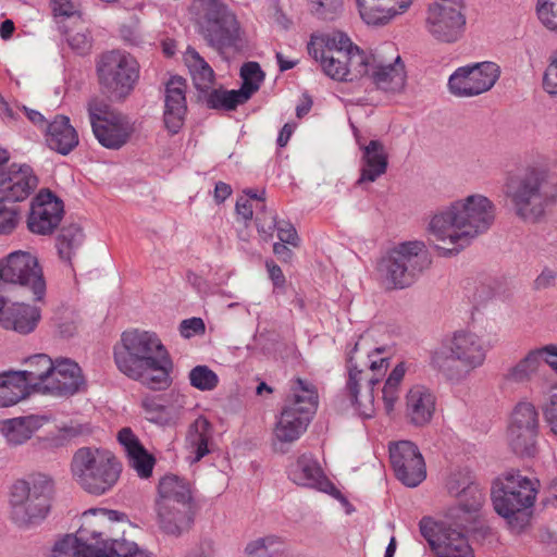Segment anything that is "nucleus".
Wrapping results in <instances>:
<instances>
[{
    "instance_id": "c756f323",
    "label": "nucleus",
    "mask_w": 557,
    "mask_h": 557,
    "mask_svg": "<svg viewBox=\"0 0 557 557\" xmlns=\"http://www.w3.org/2000/svg\"><path fill=\"white\" fill-rule=\"evenodd\" d=\"M436 410V396L425 385L416 384L409 388L405 397V414L414 426L429 424Z\"/></svg>"
},
{
    "instance_id": "ddd939ff",
    "label": "nucleus",
    "mask_w": 557,
    "mask_h": 557,
    "mask_svg": "<svg viewBox=\"0 0 557 557\" xmlns=\"http://www.w3.org/2000/svg\"><path fill=\"white\" fill-rule=\"evenodd\" d=\"M357 349L356 343L352 350L348 352L346 388L356 412L362 418H371L375 411L374 386L380 382V376L384 375L388 361L386 358L373 359L369 356L368 361L359 363L354 357Z\"/></svg>"
},
{
    "instance_id": "6e6d98bb",
    "label": "nucleus",
    "mask_w": 557,
    "mask_h": 557,
    "mask_svg": "<svg viewBox=\"0 0 557 557\" xmlns=\"http://www.w3.org/2000/svg\"><path fill=\"white\" fill-rule=\"evenodd\" d=\"M544 419L557 436V388L552 391L542 406Z\"/></svg>"
},
{
    "instance_id": "8fccbe9b",
    "label": "nucleus",
    "mask_w": 557,
    "mask_h": 557,
    "mask_svg": "<svg viewBox=\"0 0 557 557\" xmlns=\"http://www.w3.org/2000/svg\"><path fill=\"white\" fill-rule=\"evenodd\" d=\"M188 379L190 385L201 392L213 391L219 384L218 374L205 364L193 368Z\"/></svg>"
},
{
    "instance_id": "58836bf2",
    "label": "nucleus",
    "mask_w": 557,
    "mask_h": 557,
    "mask_svg": "<svg viewBox=\"0 0 557 557\" xmlns=\"http://www.w3.org/2000/svg\"><path fill=\"white\" fill-rule=\"evenodd\" d=\"M184 61L190 73L195 87L201 92H208L214 84L215 74L210 64L194 48H187Z\"/></svg>"
},
{
    "instance_id": "9d476101",
    "label": "nucleus",
    "mask_w": 557,
    "mask_h": 557,
    "mask_svg": "<svg viewBox=\"0 0 557 557\" xmlns=\"http://www.w3.org/2000/svg\"><path fill=\"white\" fill-rule=\"evenodd\" d=\"M506 194L517 215L525 221H537L552 198L549 175L544 169L527 168L507 182Z\"/></svg>"
},
{
    "instance_id": "a878e982",
    "label": "nucleus",
    "mask_w": 557,
    "mask_h": 557,
    "mask_svg": "<svg viewBox=\"0 0 557 557\" xmlns=\"http://www.w3.org/2000/svg\"><path fill=\"white\" fill-rule=\"evenodd\" d=\"M287 473L289 480L299 486L314 488L330 495L339 494L312 454L305 453L298 456L289 465Z\"/></svg>"
},
{
    "instance_id": "4c0bfd02",
    "label": "nucleus",
    "mask_w": 557,
    "mask_h": 557,
    "mask_svg": "<svg viewBox=\"0 0 557 557\" xmlns=\"http://www.w3.org/2000/svg\"><path fill=\"white\" fill-rule=\"evenodd\" d=\"M45 419L39 416H26L8 419L1 422V432L8 443L21 445L42 426Z\"/></svg>"
},
{
    "instance_id": "0eeeda50",
    "label": "nucleus",
    "mask_w": 557,
    "mask_h": 557,
    "mask_svg": "<svg viewBox=\"0 0 557 557\" xmlns=\"http://www.w3.org/2000/svg\"><path fill=\"white\" fill-rule=\"evenodd\" d=\"M318 404V391L311 382L302 379L290 382L287 398L273 430L274 445H280V450L285 451L284 445L298 441L306 432Z\"/></svg>"
},
{
    "instance_id": "c03bdc74",
    "label": "nucleus",
    "mask_w": 557,
    "mask_h": 557,
    "mask_svg": "<svg viewBox=\"0 0 557 557\" xmlns=\"http://www.w3.org/2000/svg\"><path fill=\"white\" fill-rule=\"evenodd\" d=\"M84 242L83 230L72 224L62 228L57 239V248L61 259L71 262L73 255Z\"/></svg>"
},
{
    "instance_id": "7c9ffc66",
    "label": "nucleus",
    "mask_w": 557,
    "mask_h": 557,
    "mask_svg": "<svg viewBox=\"0 0 557 557\" xmlns=\"http://www.w3.org/2000/svg\"><path fill=\"white\" fill-rule=\"evenodd\" d=\"M357 144L362 151L360 159V177L358 185L363 183H373L386 172L388 164V154L385 146L380 140H370L364 144L356 135Z\"/></svg>"
},
{
    "instance_id": "79ce46f5",
    "label": "nucleus",
    "mask_w": 557,
    "mask_h": 557,
    "mask_svg": "<svg viewBox=\"0 0 557 557\" xmlns=\"http://www.w3.org/2000/svg\"><path fill=\"white\" fill-rule=\"evenodd\" d=\"M257 227L260 234L265 238L271 237L273 231L276 230L278 239L284 243L297 247L299 245V237L296 228L288 221H276L275 216H271L267 222H262L257 218Z\"/></svg>"
},
{
    "instance_id": "338daca9",
    "label": "nucleus",
    "mask_w": 557,
    "mask_h": 557,
    "mask_svg": "<svg viewBox=\"0 0 557 557\" xmlns=\"http://www.w3.org/2000/svg\"><path fill=\"white\" fill-rule=\"evenodd\" d=\"M232 193L231 186L226 183L219 182L215 184L214 198L216 202H223Z\"/></svg>"
},
{
    "instance_id": "2f4dec72",
    "label": "nucleus",
    "mask_w": 557,
    "mask_h": 557,
    "mask_svg": "<svg viewBox=\"0 0 557 557\" xmlns=\"http://www.w3.org/2000/svg\"><path fill=\"white\" fill-rule=\"evenodd\" d=\"M54 360L46 354L34 355L26 359V369L22 371H12L22 382L23 391L28 396L30 392L41 394L44 385L51 370H53Z\"/></svg>"
},
{
    "instance_id": "412c9836",
    "label": "nucleus",
    "mask_w": 557,
    "mask_h": 557,
    "mask_svg": "<svg viewBox=\"0 0 557 557\" xmlns=\"http://www.w3.org/2000/svg\"><path fill=\"white\" fill-rule=\"evenodd\" d=\"M389 458L396 478L408 487L418 486L426 476L424 459L416 444L400 441L389 447Z\"/></svg>"
},
{
    "instance_id": "a211bd4d",
    "label": "nucleus",
    "mask_w": 557,
    "mask_h": 557,
    "mask_svg": "<svg viewBox=\"0 0 557 557\" xmlns=\"http://www.w3.org/2000/svg\"><path fill=\"white\" fill-rule=\"evenodd\" d=\"M500 76V67L491 61L471 63L456 69L448 78L451 95L471 98L491 90Z\"/></svg>"
},
{
    "instance_id": "13d9d810",
    "label": "nucleus",
    "mask_w": 557,
    "mask_h": 557,
    "mask_svg": "<svg viewBox=\"0 0 557 557\" xmlns=\"http://www.w3.org/2000/svg\"><path fill=\"white\" fill-rule=\"evenodd\" d=\"M205 332V323L200 318L183 320L180 324V333L184 338H190Z\"/></svg>"
},
{
    "instance_id": "2eb2a0df",
    "label": "nucleus",
    "mask_w": 557,
    "mask_h": 557,
    "mask_svg": "<svg viewBox=\"0 0 557 557\" xmlns=\"http://www.w3.org/2000/svg\"><path fill=\"white\" fill-rule=\"evenodd\" d=\"M97 74L101 88L110 98L124 100L134 90L139 78V65L129 53L112 50L98 60Z\"/></svg>"
},
{
    "instance_id": "f03ea898",
    "label": "nucleus",
    "mask_w": 557,
    "mask_h": 557,
    "mask_svg": "<svg viewBox=\"0 0 557 557\" xmlns=\"http://www.w3.org/2000/svg\"><path fill=\"white\" fill-rule=\"evenodd\" d=\"M495 220V206L484 195L473 194L432 211L426 218L429 238L450 245L445 256L459 252L474 238L486 233Z\"/></svg>"
},
{
    "instance_id": "052dcab7",
    "label": "nucleus",
    "mask_w": 557,
    "mask_h": 557,
    "mask_svg": "<svg viewBox=\"0 0 557 557\" xmlns=\"http://www.w3.org/2000/svg\"><path fill=\"white\" fill-rule=\"evenodd\" d=\"M57 16H74L78 13L77 0H51Z\"/></svg>"
},
{
    "instance_id": "680f3d73",
    "label": "nucleus",
    "mask_w": 557,
    "mask_h": 557,
    "mask_svg": "<svg viewBox=\"0 0 557 557\" xmlns=\"http://www.w3.org/2000/svg\"><path fill=\"white\" fill-rule=\"evenodd\" d=\"M535 349L540 356V363L544 361L557 374V345L549 344Z\"/></svg>"
},
{
    "instance_id": "bf43d9fd",
    "label": "nucleus",
    "mask_w": 557,
    "mask_h": 557,
    "mask_svg": "<svg viewBox=\"0 0 557 557\" xmlns=\"http://www.w3.org/2000/svg\"><path fill=\"white\" fill-rule=\"evenodd\" d=\"M543 88L549 95H557V62L550 59L544 73Z\"/></svg>"
},
{
    "instance_id": "de8ad7c7",
    "label": "nucleus",
    "mask_w": 557,
    "mask_h": 557,
    "mask_svg": "<svg viewBox=\"0 0 557 557\" xmlns=\"http://www.w3.org/2000/svg\"><path fill=\"white\" fill-rule=\"evenodd\" d=\"M207 97L208 106L212 109L234 110L238 106L244 104L249 99L239 89L224 90L210 89Z\"/></svg>"
},
{
    "instance_id": "774afa93",
    "label": "nucleus",
    "mask_w": 557,
    "mask_h": 557,
    "mask_svg": "<svg viewBox=\"0 0 557 557\" xmlns=\"http://www.w3.org/2000/svg\"><path fill=\"white\" fill-rule=\"evenodd\" d=\"M273 252L278 257V259L285 262L289 261L293 257V251L285 246L284 243H275L273 245Z\"/></svg>"
},
{
    "instance_id": "a19ab883",
    "label": "nucleus",
    "mask_w": 557,
    "mask_h": 557,
    "mask_svg": "<svg viewBox=\"0 0 557 557\" xmlns=\"http://www.w3.org/2000/svg\"><path fill=\"white\" fill-rule=\"evenodd\" d=\"M540 356L536 349L530 350L517 363L507 368L503 374L506 384H523L529 382L539 371Z\"/></svg>"
},
{
    "instance_id": "f8f14e48",
    "label": "nucleus",
    "mask_w": 557,
    "mask_h": 557,
    "mask_svg": "<svg viewBox=\"0 0 557 557\" xmlns=\"http://www.w3.org/2000/svg\"><path fill=\"white\" fill-rule=\"evenodd\" d=\"M53 483L45 474L16 481L11 488L12 518L18 524L36 523L50 510Z\"/></svg>"
},
{
    "instance_id": "1a4fd4ad",
    "label": "nucleus",
    "mask_w": 557,
    "mask_h": 557,
    "mask_svg": "<svg viewBox=\"0 0 557 557\" xmlns=\"http://www.w3.org/2000/svg\"><path fill=\"white\" fill-rule=\"evenodd\" d=\"M71 471L73 479L84 491L99 496L116 484L122 466L109 450L83 447L74 454Z\"/></svg>"
},
{
    "instance_id": "bb28decb",
    "label": "nucleus",
    "mask_w": 557,
    "mask_h": 557,
    "mask_svg": "<svg viewBox=\"0 0 557 557\" xmlns=\"http://www.w3.org/2000/svg\"><path fill=\"white\" fill-rule=\"evenodd\" d=\"M186 113V83L182 77H172L164 91L163 122L169 133L174 135L180 132Z\"/></svg>"
},
{
    "instance_id": "37998d69",
    "label": "nucleus",
    "mask_w": 557,
    "mask_h": 557,
    "mask_svg": "<svg viewBox=\"0 0 557 557\" xmlns=\"http://www.w3.org/2000/svg\"><path fill=\"white\" fill-rule=\"evenodd\" d=\"M18 382L22 380L12 371L0 372V408L13 406L27 397Z\"/></svg>"
},
{
    "instance_id": "39448f33",
    "label": "nucleus",
    "mask_w": 557,
    "mask_h": 557,
    "mask_svg": "<svg viewBox=\"0 0 557 557\" xmlns=\"http://www.w3.org/2000/svg\"><path fill=\"white\" fill-rule=\"evenodd\" d=\"M496 342V335L457 330L432 351L431 364L449 382L461 383L484 366Z\"/></svg>"
},
{
    "instance_id": "49530a36",
    "label": "nucleus",
    "mask_w": 557,
    "mask_h": 557,
    "mask_svg": "<svg viewBox=\"0 0 557 557\" xmlns=\"http://www.w3.org/2000/svg\"><path fill=\"white\" fill-rule=\"evenodd\" d=\"M406 374L405 363H398L389 373L382 388V398L384 408L387 413H391L395 409V405L398 400L399 386Z\"/></svg>"
},
{
    "instance_id": "9b49d317",
    "label": "nucleus",
    "mask_w": 557,
    "mask_h": 557,
    "mask_svg": "<svg viewBox=\"0 0 557 557\" xmlns=\"http://www.w3.org/2000/svg\"><path fill=\"white\" fill-rule=\"evenodd\" d=\"M193 8L198 17L200 33L219 53L237 49L242 42V28L236 14L223 0H195Z\"/></svg>"
},
{
    "instance_id": "393cba45",
    "label": "nucleus",
    "mask_w": 557,
    "mask_h": 557,
    "mask_svg": "<svg viewBox=\"0 0 557 557\" xmlns=\"http://www.w3.org/2000/svg\"><path fill=\"white\" fill-rule=\"evenodd\" d=\"M38 180L27 164H11L0 172V200L11 205L24 201L37 187Z\"/></svg>"
},
{
    "instance_id": "e433bc0d",
    "label": "nucleus",
    "mask_w": 557,
    "mask_h": 557,
    "mask_svg": "<svg viewBox=\"0 0 557 557\" xmlns=\"http://www.w3.org/2000/svg\"><path fill=\"white\" fill-rule=\"evenodd\" d=\"M46 140L52 150L67 154L78 145V135L70 119L59 115L48 125Z\"/></svg>"
},
{
    "instance_id": "f3484780",
    "label": "nucleus",
    "mask_w": 557,
    "mask_h": 557,
    "mask_svg": "<svg viewBox=\"0 0 557 557\" xmlns=\"http://www.w3.org/2000/svg\"><path fill=\"white\" fill-rule=\"evenodd\" d=\"M367 59L368 69L364 77H368L379 90L391 95H398L405 90L407 72L393 42H385L367 52Z\"/></svg>"
},
{
    "instance_id": "4468645a",
    "label": "nucleus",
    "mask_w": 557,
    "mask_h": 557,
    "mask_svg": "<svg viewBox=\"0 0 557 557\" xmlns=\"http://www.w3.org/2000/svg\"><path fill=\"white\" fill-rule=\"evenodd\" d=\"M18 287L32 290L36 300L46 293V282L35 256L27 251H14L0 262V295L15 296Z\"/></svg>"
},
{
    "instance_id": "f704fd0d",
    "label": "nucleus",
    "mask_w": 557,
    "mask_h": 557,
    "mask_svg": "<svg viewBox=\"0 0 557 557\" xmlns=\"http://www.w3.org/2000/svg\"><path fill=\"white\" fill-rule=\"evenodd\" d=\"M213 446V426L203 417H198L188 428L186 447L190 463L198 462L208 455Z\"/></svg>"
},
{
    "instance_id": "ea45409f",
    "label": "nucleus",
    "mask_w": 557,
    "mask_h": 557,
    "mask_svg": "<svg viewBox=\"0 0 557 557\" xmlns=\"http://www.w3.org/2000/svg\"><path fill=\"white\" fill-rule=\"evenodd\" d=\"M141 407L146 419L161 426L175 425L181 419V409L165 405L159 396L145 397Z\"/></svg>"
},
{
    "instance_id": "5fc2aeb1",
    "label": "nucleus",
    "mask_w": 557,
    "mask_h": 557,
    "mask_svg": "<svg viewBox=\"0 0 557 557\" xmlns=\"http://www.w3.org/2000/svg\"><path fill=\"white\" fill-rule=\"evenodd\" d=\"M536 12L547 29L557 32V0H537Z\"/></svg>"
},
{
    "instance_id": "c85d7f7f",
    "label": "nucleus",
    "mask_w": 557,
    "mask_h": 557,
    "mask_svg": "<svg viewBox=\"0 0 557 557\" xmlns=\"http://www.w3.org/2000/svg\"><path fill=\"white\" fill-rule=\"evenodd\" d=\"M413 0H357L360 17L370 26H384L405 14Z\"/></svg>"
},
{
    "instance_id": "864d4df0",
    "label": "nucleus",
    "mask_w": 557,
    "mask_h": 557,
    "mask_svg": "<svg viewBox=\"0 0 557 557\" xmlns=\"http://www.w3.org/2000/svg\"><path fill=\"white\" fill-rule=\"evenodd\" d=\"M281 542L275 536L256 540L246 547L248 557H275L278 554Z\"/></svg>"
},
{
    "instance_id": "dca6fc26",
    "label": "nucleus",
    "mask_w": 557,
    "mask_h": 557,
    "mask_svg": "<svg viewBox=\"0 0 557 557\" xmlns=\"http://www.w3.org/2000/svg\"><path fill=\"white\" fill-rule=\"evenodd\" d=\"M87 112L92 133L104 148H122L134 133V125L122 112L107 101L92 98L87 103Z\"/></svg>"
},
{
    "instance_id": "69168bd1",
    "label": "nucleus",
    "mask_w": 557,
    "mask_h": 557,
    "mask_svg": "<svg viewBox=\"0 0 557 557\" xmlns=\"http://www.w3.org/2000/svg\"><path fill=\"white\" fill-rule=\"evenodd\" d=\"M556 278V274L553 270L545 269L542 271V273L536 277L535 280V286L536 288H547L550 286Z\"/></svg>"
},
{
    "instance_id": "b1692460",
    "label": "nucleus",
    "mask_w": 557,
    "mask_h": 557,
    "mask_svg": "<svg viewBox=\"0 0 557 557\" xmlns=\"http://www.w3.org/2000/svg\"><path fill=\"white\" fill-rule=\"evenodd\" d=\"M53 363V370L44 385L42 395L69 397L85 387V377L77 362L69 358H57Z\"/></svg>"
},
{
    "instance_id": "4d7b16f0",
    "label": "nucleus",
    "mask_w": 557,
    "mask_h": 557,
    "mask_svg": "<svg viewBox=\"0 0 557 557\" xmlns=\"http://www.w3.org/2000/svg\"><path fill=\"white\" fill-rule=\"evenodd\" d=\"M67 42L73 50L81 54L89 51L91 47V38L87 29L67 35Z\"/></svg>"
},
{
    "instance_id": "20e7f679",
    "label": "nucleus",
    "mask_w": 557,
    "mask_h": 557,
    "mask_svg": "<svg viewBox=\"0 0 557 557\" xmlns=\"http://www.w3.org/2000/svg\"><path fill=\"white\" fill-rule=\"evenodd\" d=\"M76 533L55 541L52 557H127L135 543L109 539L119 525H127L128 517L121 511L92 508L82 515Z\"/></svg>"
},
{
    "instance_id": "4be33fe9",
    "label": "nucleus",
    "mask_w": 557,
    "mask_h": 557,
    "mask_svg": "<svg viewBox=\"0 0 557 557\" xmlns=\"http://www.w3.org/2000/svg\"><path fill=\"white\" fill-rule=\"evenodd\" d=\"M315 60L320 61L325 75L339 82L358 81L367 74V53L347 54L335 51V54H319V50L309 47Z\"/></svg>"
},
{
    "instance_id": "a18cd8bd",
    "label": "nucleus",
    "mask_w": 557,
    "mask_h": 557,
    "mask_svg": "<svg viewBox=\"0 0 557 557\" xmlns=\"http://www.w3.org/2000/svg\"><path fill=\"white\" fill-rule=\"evenodd\" d=\"M323 45L319 50V54H335V51H342L347 54L352 53H367L355 45L347 34L341 30H334L321 37Z\"/></svg>"
},
{
    "instance_id": "6e6552de",
    "label": "nucleus",
    "mask_w": 557,
    "mask_h": 557,
    "mask_svg": "<svg viewBox=\"0 0 557 557\" xmlns=\"http://www.w3.org/2000/svg\"><path fill=\"white\" fill-rule=\"evenodd\" d=\"M431 264L428 248L422 240L396 245L377 262V274L388 289H403L412 285Z\"/></svg>"
},
{
    "instance_id": "72a5a7b5",
    "label": "nucleus",
    "mask_w": 557,
    "mask_h": 557,
    "mask_svg": "<svg viewBox=\"0 0 557 557\" xmlns=\"http://www.w3.org/2000/svg\"><path fill=\"white\" fill-rule=\"evenodd\" d=\"M193 505H170L156 507L160 530L172 536H180L188 531L194 522Z\"/></svg>"
},
{
    "instance_id": "0e129e2a",
    "label": "nucleus",
    "mask_w": 557,
    "mask_h": 557,
    "mask_svg": "<svg viewBox=\"0 0 557 557\" xmlns=\"http://www.w3.org/2000/svg\"><path fill=\"white\" fill-rule=\"evenodd\" d=\"M265 267L268 269V273L270 278L273 281L274 285L281 286L284 284L285 278L281 268L275 264L273 261H267Z\"/></svg>"
},
{
    "instance_id": "f257e3e1",
    "label": "nucleus",
    "mask_w": 557,
    "mask_h": 557,
    "mask_svg": "<svg viewBox=\"0 0 557 557\" xmlns=\"http://www.w3.org/2000/svg\"><path fill=\"white\" fill-rule=\"evenodd\" d=\"M447 490L458 498V506L449 508L443 521L423 518L419 523L421 535L438 557H474L463 528L481 508L483 492L467 470L453 473Z\"/></svg>"
},
{
    "instance_id": "6ab92c4d",
    "label": "nucleus",
    "mask_w": 557,
    "mask_h": 557,
    "mask_svg": "<svg viewBox=\"0 0 557 557\" xmlns=\"http://www.w3.org/2000/svg\"><path fill=\"white\" fill-rule=\"evenodd\" d=\"M466 24L461 2H434L428 9L426 32L440 44L458 42L463 37Z\"/></svg>"
},
{
    "instance_id": "423d86ee",
    "label": "nucleus",
    "mask_w": 557,
    "mask_h": 557,
    "mask_svg": "<svg viewBox=\"0 0 557 557\" xmlns=\"http://www.w3.org/2000/svg\"><path fill=\"white\" fill-rule=\"evenodd\" d=\"M537 486V480L515 470L494 480L491 488L494 509L506 520L512 532L520 533L529 524Z\"/></svg>"
},
{
    "instance_id": "c9c22d12",
    "label": "nucleus",
    "mask_w": 557,
    "mask_h": 557,
    "mask_svg": "<svg viewBox=\"0 0 557 557\" xmlns=\"http://www.w3.org/2000/svg\"><path fill=\"white\" fill-rule=\"evenodd\" d=\"M170 505H193L189 482L174 474L164 475L158 485L156 507Z\"/></svg>"
},
{
    "instance_id": "aec40b11",
    "label": "nucleus",
    "mask_w": 557,
    "mask_h": 557,
    "mask_svg": "<svg viewBox=\"0 0 557 557\" xmlns=\"http://www.w3.org/2000/svg\"><path fill=\"white\" fill-rule=\"evenodd\" d=\"M539 419L535 407L530 403H520L512 411L507 431L510 449L520 456H533L536 451Z\"/></svg>"
},
{
    "instance_id": "473e14b6",
    "label": "nucleus",
    "mask_w": 557,
    "mask_h": 557,
    "mask_svg": "<svg viewBox=\"0 0 557 557\" xmlns=\"http://www.w3.org/2000/svg\"><path fill=\"white\" fill-rule=\"evenodd\" d=\"M117 440L126 453L129 467L133 468L141 479H148L152 474L156 462L153 456L145 449L138 437L129 428L120 430Z\"/></svg>"
},
{
    "instance_id": "3c124183",
    "label": "nucleus",
    "mask_w": 557,
    "mask_h": 557,
    "mask_svg": "<svg viewBox=\"0 0 557 557\" xmlns=\"http://www.w3.org/2000/svg\"><path fill=\"white\" fill-rule=\"evenodd\" d=\"M311 13L319 20L334 21L344 9L343 0H309Z\"/></svg>"
},
{
    "instance_id": "5701e85b",
    "label": "nucleus",
    "mask_w": 557,
    "mask_h": 557,
    "mask_svg": "<svg viewBox=\"0 0 557 557\" xmlns=\"http://www.w3.org/2000/svg\"><path fill=\"white\" fill-rule=\"evenodd\" d=\"M63 202L50 190H40L30 203L27 228L37 235H50L63 216Z\"/></svg>"
},
{
    "instance_id": "603ef678",
    "label": "nucleus",
    "mask_w": 557,
    "mask_h": 557,
    "mask_svg": "<svg viewBox=\"0 0 557 557\" xmlns=\"http://www.w3.org/2000/svg\"><path fill=\"white\" fill-rule=\"evenodd\" d=\"M20 207L0 200V236L12 234L20 225Z\"/></svg>"
},
{
    "instance_id": "cd10ccee",
    "label": "nucleus",
    "mask_w": 557,
    "mask_h": 557,
    "mask_svg": "<svg viewBox=\"0 0 557 557\" xmlns=\"http://www.w3.org/2000/svg\"><path fill=\"white\" fill-rule=\"evenodd\" d=\"M11 297L0 295V324L20 334L32 333L40 320V309L24 302H14L5 307Z\"/></svg>"
},
{
    "instance_id": "e2e57ef3",
    "label": "nucleus",
    "mask_w": 557,
    "mask_h": 557,
    "mask_svg": "<svg viewBox=\"0 0 557 557\" xmlns=\"http://www.w3.org/2000/svg\"><path fill=\"white\" fill-rule=\"evenodd\" d=\"M236 212L244 220H250L253 214L252 205H251L250 199H248L247 197L238 198V200L236 202Z\"/></svg>"
},
{
    "instance_id": "09e8293b",
    "label": "nucleus",
    "mask_w": 557,
    "mask_h": 557,
    "mask_svg": "<svg viewBox=\"0 0 557 557\" xmlns=\"http://www.w3.org/2000/svg\"><path fill=\"white\" fill-rule=\"evenodd\" d=\"M240 77L243 84L239 90L250 99L260 88L264 74L257 62H247L240 69Z\"/></svg>"
},
{
    "instance_id": "7ed1b4c3",
    "label": "nucleus",
    "mask_w": 557,
    "mask_h": 557,
    "mask_svg": "<svg viewBox=\"0 0 557 557\" xmlns=\"http://www.w3.org/2000/svg\"><path fill=\"white\" fill-rule=\"evenodd\" d=\"M114 361L127 377L153 391H164L172 383L174 363L159 336L149 331L129 330L114 346Z\"/></svg>"
}]
</instances>
